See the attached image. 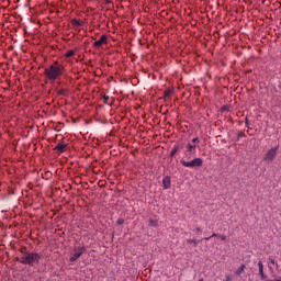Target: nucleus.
<instances>
[{"label":"nucleus","mask_w":281,"mask_h":281,"mask_svg":"<svg viewBox=\"0 0 281 281\" xmlns=\"http://www.w3.org/2000/svg\"><path fill=\"white\" fill-rule=\"evenodd\" d=\"M65 66L61 65L58 61H54L50 66L45 68L44 76L47 78V80H50V82H56V80H60L63 76H65Z\"/></svg>","instance_id":"1"},{"label":"nucleus","mask_w":281,"mask_h":281,"mask_svg":"<svg viewBox=\"0 0 281 281\" xmlns=\"http://www.w3.org/2000/svg\"><path fill=\"white\" fill-rule=\"evenodd\" d=\"M16 262L20 265H29V267H34V265H38L41 260H43V255L38 252H23L22 257L15 258Z\"/></svg>","instance_id":"2"},{"label":"nucleus","mask_w":281,"mask_h":281,"mask_svg":"<svg viewBox=\"0 0 281 281\" xmlns=\"http://www.w3.org/2000/svg\"><path fill=\"white\" fill-rule=\"evenodd\" d=\"M180 162L184 168H201V166H203V158H194L190 161L181 159Z\"/></svg>","instance_id":"3"},{"label":"nucleus","mask_w":281,"mask_h":281,"mask_svg":"<svg viewBox=\"0 0 281 281\" xmlns=\"http://www.w3.org/2000/svg\"><path fill=\"white\" fill-rule=\"evenodd\" d=\"M102 45H109V35L102 34L98 41L92 44L93 49H100Z\"/></svg>","instance_id":"4"},{"label":"nucleus","mask_w":281,"mask_h":281,"mask_svg":"<svg viewBox=\"0 0 281 281\" xmlns=\"http://www.w3.org/2000/svg\"><path fill=\"white\" fill-rule=\"evenodd\" d=\"M74 251L75 254L70 257V262H76V260H78V258H80V256H82V254L87 251V248L85 246H81L76 248Z\"/></svg>","instance_id":"5"},{"label":"nucleus","mask_w":281,"mask_h":281,"mask_svg":"<svg viewBox=\"0 0 281 281\" xmlns=\"http://www.w3.org/2000/svg\"><path fill=\"white\" fill-rule=\"evenodd\" d=\"M194 153H196V145H192V143L187 144L186 150H184V157H187V159H190V157H192Z\"/></svg>","instance_id":"6"},{"label":"nucleus","mask_w":281,"mask_h":281,"mask_svg":"<svg viewBox=\"0 0 281 281\" xmlns=\"http://www.w3.org/2000/svg\"><path fill=\"white\" fill-rule=\"evenodd\" d=\"M54 150L58 153V155H63V153H67V144L65 142H59Z\"/></svg>","instance_id":"7"},{"label":"nucleus","mask_w":281,"mask_h":281,"mask_svg":"<svg viewBox=\"0 0 281 281\" xmlns=\"http://www.w3.org/2000/svg\"><path fill=\"white\" fill-rule=\"evenodd\" d=\"M181 149H183V144L177 143L169 154L170 161L175 159V155H177V153H179Z\"/></svg>","instance_id":"8"},{"label":"nucleus","mask_w":281,"mask_h":281,"mask_svg":"<svg viewBox=\"0 0 281 281\" xmlns=\"http://www.w3.org/2000/svg\"><path fill=\"white\" fill-rule=\"evenodd\" d=\"M277 153H278V147H273L269 149L266 154V159H268L269 161H273V159H276Z\"/></svg>","instance_id":"9"},{"label":"nucleus","mask_w":281,"mask_h":281,"mask_svg":"<svg viewBox=\"0 0 281 281\" xmlns=\"http://www.w3.org/2000/svg\"><path fill=\"white\" fill-rule=\"evenodd\" d=\"M170 186H171V178H170V176H166V177L162 179V187H164V190L170 189Z\"/></svg>","instance_id":"10"},{"label":"nucleus","mask_w":281,"mask_h":281,"mask_svg":"<svg viewBox=\"0 0 281 281\" xmlns=\"http://www.w3.org/2000/svg\"><path fill=\"white\" fill-rule=\"evenodd\" d=\"M258 267H259V276L261 280H267V274H265V266L262 265V261L258 262Z\"/></svg>","instance_id":"11"},{"label":"nucleus","mask_w":281,"mask_h":281,"mask_svg":"<svg viewBox=\"0 0 281 281\" xmlns=\"http://www.w3.org/2000/svg\"><path fill=\"white\" fill-rule=\"evenodd\" d=\"M175 93V89L173 88H168L164 91V100H168V98H170V95H172Z\"/></svg>","instance_id":"12"},{"label":"nucleus","mask_w":281,"mask_h":281,"mask_svg":"<svg viewBox=\"0 0 281 281\" xmlns=\"http://www.w3.org/2000/svg\"><path fill=\"white\" fill-rule=\"evenodd\" d=\"M211 238H221V240H227V236L218 235L216 233H213L210 237H205L204 240H210Z\"/></svg>","instance_id":"13"},{"label":"nucleus","mask_w":281,"mask_h":281,"mask_svg":"<svg viewBox=\"0 0 281 281\" xmlns=\"http://www.w3.org/2000/svg\"><path fill=\"white\" fill-rule=\"evenodd\" d=\"M70 23L75 27H82V25H85V22H82V21H80L78 19H71Z\"/></svg>","instance_id":"14"},{"label":"nucleus","mask_w":281,"mask_h":281,"mask_svg":"<svg viewBox=\"0 0 281 281\" xmlns=\"http://www.w3.org/2000/svg\"><path fill=\"white\" fill-rule=\"evenodd\" d=\"M57 95H63L64 98H68L69 95V89L67 88H61L57 91Z\"/></svg>","instance_id":"15"},{"label":"nucleus","mask_w":281,"mask_h":281,"mask_svg":"<svg viewBox=\"0 0 281 281\" xmlns=\"http://www.w3.org/2000/svg\"><path fill=\"white\" fill-rule=\"evenodd\" d=\"M109 100H110L109 95L104 94L103 104H109L110 106H113V102H115V98H112L110 103H109Z\"/></svg>","instance_id":"16"},{"label":"nucleus","mask_w":281,"mask_h":281,"mask_svg":"<svg viewBox=\"0 0 281 281\" xmlns=\"http://www.w3.org/2000/svg\"><path fill=\"white\" fill-rule=\"evenodd\" d=\"M71 56H76V50L70 49V50L66 52L64 55L65 58H71Z\"/></svg>","instance_id":"17"},{"label":"nucleus","mask_w":281,"mask_h":281,"mask_svg":"<svg viewBox=\"0 0 281 281\" xmlns=\"http://www.w3.org/2000/svg\"><path fill=\"white\" fill-rule=\"evenodd\" d=\"M148 225L149 227H157L159 223L157 222V220L149 218Z\"/></svg>","instance_id":"18"},{"label":"nucleus","mask_w":281,"mask_h":281,"mask_svg":"<svg viewBox=\"0 0 281 281\" xmlns=\"http://www.w3.org/2000/svg\"><path fill=\"white\" fill-rule=\"evenodd\" d=\"M246 266L245 263H243L236 271H235V276H240V273H243V271H245Z\"/></svg>","instance_id":"19"},{"label":"nucleus","mask_w":281,"mask_h":281,"mask_svg":"<svg viewBox=\"0 0 281 281\" xmlns=\"http://www.w3.org/2000/svg\"><path fill=\"white\" fill-rule=\"evenodd\" d=\"M187 243L189 245H194V247H196V245H199V240H196V239H187Z\"/></svg>","instance_id":"20"},{"label":"nucleus","mask_w":281,"mask_h":281,"mask_svg":"<svg viewBox=\"0 0 281 281\" xmlns=\"http://www.w3.org/2000/svg\"><path fill=\"white\" fill-rule=\"evenodd\" d=\"M243 137H247V135L245 134V132L240 131L237 133V140L243 138Z\"/></svg>","instance_id":"21"},{"label":"nucleus","mask_w":281,"mask_h":281,"mask_svg":"<svg viewBox=\"0 0 281 281\" xmlns=\"http://www.w3.org/2000/svg\"><path fill=\"white\" fill-rule=\"evenodd\" d=\"M245 126H246V128L251 130V127L249 126V117L248 116L245 117Z\"/></svg>","instance_id":"22"},{"label":"nucleus","mask_w":281,"mask_h":281,"mask_svg":"<svg viewBox=\"0 0 281 281\" xmlns=\"http://www.w3.org/2000/svg\"><path fill=\"white\" fill-rule=\"evenodd\" d=\"M222 112L229 111V105L225 104L221 108Z\"/></svg>","instance_id":"23"},{"label":"nucleus","mask_w":281,"mask_h":281,"mask_svg":"<svg viewBox=\"0 0 281 281\" xmlns=\"http://www.w3.org/2000/svg\"><path fill=\"white\" fill-rule=\"evenodd\" d=\"M200 142L199 137H195L192 139V145L196 146L195 144H200Z\"/></svg>","instance_id":"24"},{"label":"nucleus","mask_w":281,"mask_h":281,"mask_svg":"<svg viewBox=\"0 0 281 281\" xmlns=\"http://www.w3.org/2000/svg\"><path fill=\"white\" fill-rule=\"evenodd\" d=\"M116 225H124V218H119L117 221H116Z\"/></svg>","instance_id":"25"},{"label":"nucleus","mask_w":281,"mask_h":281,"mask_svg":"<svg viewBox=\"0 0 281 281\" xmlns=\"http://www.w3.org/2000/svg\"><path fill=\"white\" fill-rule=\"evenodd\" d=\"M26 247H24V248H22L21 250H20V254H22V256H23V254H30V251H26Z\"/></svg>","instance_id":"26"},{"label":"nucleus","mask_w":281,"mask_h":281,"mask_svg":"<svg viewBox=\"0 0 281 281\" xmlns=\"http://www.w3.org/2000/svg\"><path fill=\"white\" fill-rule=\"evenodd\" d=\"M224 281H232V276H229V274L226 276L225 279H224Z\"/></svg>","instance_id":"27"},{"label":"nucleus","mask_w":281,"mask_h":281,"mask_svg":"<svg viewBox=\"0 0 281 281\" xmlns=\"http://www.w3.org/2000/svg\"><path fill=\"white\" fill-rule=\"evenodd\" d=\"M194 232H196V234H199L201 232V227H195Z\"/></svg>","instance_id":"28"},{"label":"nucleus","mask_w":281,"mask_h":281,"mask_svg":"<svg viewBox=\"0 0 281 281\" xmlns=\"http://www.w3.org/2000/svg\"><path fill=\"white\" fill-rule=\"evenodd\" d=\"M269 260H270V262H271L272 265H276V259L269 258Z\"/></svg>","instance_id":"29"},{"label":"nucleus","mask_w":281,"mask_h":281,"mask_svg":"<svg viewBox=\"0 0 281 281\" xmlns=\"http://www.w3.org/2000/svg\"><path fill=\"white\" fill-rule=\"evenodd\" d=\"M105 3H111V0H106V2Z\"/></svg>","instance_id":"30"},{"label":"nucleus","mask_w":281,"mask_h":281,"mask_svg":"<svg viewBox=\"0 0 281 281\" xmlns=\"http://www.w3.org/2000/svg\"><path fill=\"white\" fill-rule=\"evenodd\" d=\"M277 281H281V277H280V279H277Z\"/></svg>","instance_id":"31"},{"label":"nucleus","mask_w":281,"mask_h":281,"mask_svg":"<svg viewBox=\"0 0 281 281\" xmlns=\"http://www.w3.org/2000/svg\"><path fill=\"white\" fill-rule=\"evenodd\" d=\"M89 66L91 67V61H89Z\"/></svg>","instance_id":"32"},{"label":"nucleus","mask_w":281,"mask_h":281,"mask_svg":"<svg viewBox=\"0 0 281 281\" xmlns=\"http://www.w3.org/2000/svg\"><path fill=\"white\" fill-rule=\"evenodd\" d=\"M199 281H203V279H200Z\"/></svg>","instance_id":"33"}]
</instances>
